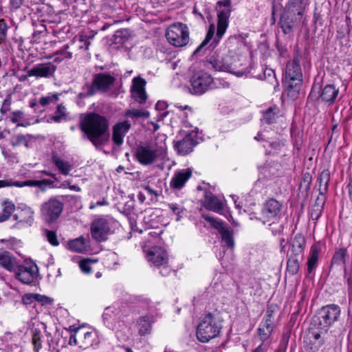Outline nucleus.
<instances>
[{"instance_id":"f257e3e1","label":"nucleus","mask_w":352,"mask_h":352,"mask_svg":"<svg viewBox=\"0 0 352 352\" xmlns=\"http://www.w3.org/2000/svg\"><path fill=\"white\" fill-rule=\"evenodd\" d=\"M109 126L108 118L95 112L86 113L79 122L82 138L90 141L96 148L104 146L109 142Z\"/></svg>"},{"instance_id":"f03ea898","label":"nucleus","mask_w":352,"mask_h":352,"mask_svg":"<svg viewBox=\"0 0 352 352\" xmlns=\"http://www.w3.org/2000/svg\"><path fill=\"white\" fill-rule=\"evenodd\" d=\"M217 30L216 36L214 37L215 27L214 24L209 26L206 36L201 43L194 51L193 55L202 56L206 51L215 48L224 35L228 26V19L231 12V1L221 0L217 4Z\"/></svg>"},{"instance_id":"7ed1b4c3","label":"nucleus","mask_w":352,"mask_h":352,"mask_svg":"<svg viewBox=\"0 0 352 352\" xmlns=\"http://www.w3.org/2000/svg\"><path fill=\"white\" fill-rule=\"evenodd\" d=\"M302 54L296 52L292 61L287 63L285 69V82L287 85V96L292 98H298L302 82V74L300 63Z\"/></svg>"},{"instance_id":"20e7f679","label":"nucleus","mask_w":352,"mask_h":352,"mask_svg":"<svg viewBox=\"0 0 352 352\" xmlns=\"http://www.w3.org/2000/svg\"><path fill=\"white\" fill-rule=\"evenodd\" d=\"M223 320L218 315L208 313L202 318L197 327V338L199 341L206 343L220 336L223 328Z\"/></svg>"},{"instance_id":"39448f33","label":"nucleus","mask_w":352,"mask_h":352,"mask_svg":"<svg viewBox=\"0 0 352 352\" xmlns=\"http://www.w3.org/2000/svg\"><path fill=\"white\" fill-rule=\"evenodd\" d=\"M341 314V309L336 304H329L322 306L313 317V324L319 325L328 331L329 328L338 320Z\"/></svg>"},{"instance_id":"423d86ee","label":"nucleus","mask_w":352,"mask_h":352,"mask_svg":"<svg viewBox=\"0 0 352 352\" xmlns=\"http://www.w3.org/2000/svg\"><path fill=\"white\" fill-rule=\"evenodd\" d=\"M328 331L313 324L306 331L303 338L304 347L307 352H316L324 344V336Z\"/></svg>"},{"instance_id":"0eeeda50","label":"nucleus","mask_w":352,"mask_h":352,"mask_svg":"<svg viewBox=\"0 0 352 352\" xmlns=\"http://www.w3.org/2000/svg\"><path fill=\"white\" fill-rule=\"evenodd\" d=\"M166 37L172 45L177 47H184L189 42L188 28L182 23H175L168 28Z\"/></svg>"},{"instance_id":"6e6552de","label":"nucleus","mask_w":352,"mask_h":352,"mask_svg":"<svg viewBox=\"0 0 352 352\" xmlns=\"http://www.w3.org/2000/svg\"><path fill=\"white\" fill-rule=\"evenodd\" d=\"M338 94L339 89L336 88L333 85H326L322 89L319 85H314L309 95V98L312 100L327 103L330 106L335 102Z\"/></svg>"},{"instance_id":"1a4fd4ad","label":"nucleus","mask_w":352,"mask_h":352,"mask_svg":"<svg viewBox=\"0 0 352 352\" xmlns=\"http://www.w3.org/2000/svg\"><path fill=\"white\" fill-rule=\"evenodd\" d=\"M208 63L215 71L226 72L236 74L238 76H242L243 73L235 71L233 58L228 55L221 54L216 51L208 59Z\"/></svg>"},{"instance_id":"9d476101","label":"nucleus","mask_w":352,"mask_h":352,"mask_svg":"<svg viewBox=\"0 0 352 352\" xmlns=\"http://www.w3.org/2000/svg\"><path fill=\"white\" fill-rule=\"evenodd\" d=\"M116 78L108 73H98L94 75L92 82L87 88V96H94L96 91L104 93L114 84Z\"/></svg>"},{"instance_id":"9b49d317","label":"nucleus","mask_w":352,"mask_h":352,"mask_svg":"<svg viewBox=\"0 0 352 352\" xmlns=\"http://www.w3.org/2000/svg\"><path fill=\"white\" fill-rule=\"evenodd\" d=\"M63 210V202L56 197H52L41 205V217L45 222L52 223L59 218Z\"/></svg>"},{"instance_id":"f8f14e48","label":"nucleus","mask_w":352,"mask_h":352,"mask_svg":"<svg viewBox=\"0 0 352 352\" xmlns=\"http://www.w3.org/2000/svg\"><path fill=\"white\" fill-rule=\"evenodd\" d=\"M190 82V92L194 95H201L211 88L213 78L206 72H199L192 75Z\"/></svg>"},{"instance_id":"ddd939ff","label":"nucleus","mask_w":352,"mask_h":352,"mask_svg":"<svg viewBox=\"0 0 352 352\" xmlns=\"http://www.w3.org/2000/svg\"><path fill=\"white\" fill-rule=\"evenodd\" d=\"M283 204L278 200L270 198L263 204L261 216L258 219L263 224H266L272 220L277 219L280 216Z\"/></svg>"},{"instance_id":"4468645a","label":"nucleus","mask_w":352,"mask_h":352,"mask_svg":"<svg viewBox=\"0 0 352 352\" xmlns=\"http://www.w3.org/2000/svg\"><path fill=\"white\" fill-rule=\"evenodd\" d=\"M111 222L104 218L95 219L91 225V234L97 241H104L111 232Z\"/></svg>"},{"instance_id":"2eb2a0df","label":"nucleus","mask_w":352,"mask_h":352,"mask_svg":"<svg viewBox=\"0 0 352 352\" xmlns=\"http://www.w3.org/2000/svg\"><path fill=\"white\" fill-rule=\"evenodd\" d=\"M38 267L34 263H26L25 265H17L15 272L16 278L24 284L33 283Z\"/></svg>"},{"instance_id":"dca6fc26","label":"nucleus","mask_w":352,"mask_h":352,"mask_svg":"<svg viewBox=\"0 0 352 352\" xmlns=\"http://www.w3.org/2000/svg\"><path fill=\"white\" fill-rule=\"evenodd\" d=\"M135 156L141 164L151 165L157 160V154L155 149L150 145L145 144L137 146Z\"/></svg>"},{"instance_id":"f3484780","label":"nucleus","mask_w":352,"mask_h":352,"mask_svg":"<svg viewBox=\"0 0 352 352\" xmlns=\"http://www.w3.org/2000/svg\"><path fill=\"white\" fill-rule=\"evenodd\" d=\"M301 20L302 19L300 17L283 11L278 25L284 34H289L300 25Z\"/></svg>"},{"instance_id":"a211bd4d","label":"nucleus","mask_w":352,"mask_h":352,"mask_svg":"<svg viewBox=\"0 0 352 352\" xmlns=\"http://www.w3.org/2000/svg\"><path fill=\"white\" fill-rule=\"evenodd\" d=\"M195 136L192 133H188L182 140H175L173 142V147L177 154L186 155L193 151V148L198 143L195 139Z\"/></svg>"},{"instance_id":"6ab92c4d","label":"nucleus","mask_w":352,"mask_h":352,"mask_svg":"<svg viewBox=\"0 0 352 352\" xmlns=\"http://www.w3.org/2000/svg\"><path fill=\"white\" fill-rule=\"evenodd\" d=\"M274 311L268 309L266 314L257 329L260 340L263 342L266 341L274 331L273 321Z\"/></svg>"},{"instance_id":"aec40b11","label":"nucleus","mask_w":352,"mask_h":352,"mask_svg":"<svg viewBox=\"0 0 352 352\" xmlns=\"http://www.w3.org/2000/svg\"><path fill=\"white\" fill-rule=\"evenodd\" d=\"M56 70V67L50 62L39 63L28 71V76L36 78H50L54 75Z\"/></svg>"},{"instance_id":"412c9836","label":"nucleus","mask_w":352,"mask_h":352,"mask_svg":"<svg viewBox=\"0 0 352 352\" xmlns=\"http://www.w3.org/2000/svg\"><path fill=\"white\" fill-rule=\"evenodd\" d=\"M309 0H288L283 11L302 19Z\"/></svg>"},{"instance_id":"4be33fe9","label":"nucleus","mask_w":352,"mask_h":352,"mask_svg":"<svg viewBox=\"0 0 352 352\" xmlns=\"http://www.w3.org/2000/svg\"><path fill=\"white\" fill-rule=\"evenodd\" d=\"M305 244L306 239L305 236L302 234H296L292 240L289 253L287 256L303 260Z\"/></svg>"},{"instance_id":"5701e85b","label":"nucleus","mask_w":352,"mask_h":352,"mask_svg":"<svg viewBox=\"0 0 352 352\" xmlns=\"http://www.w3.org/2000/svg\"><path fill=\"white\" fill-rule=\"evenodd\" d=\"M321 252L320 243H314L311 248L307 261V272L308 274H314L319 264V256Z\"/></svg>"},{"instance_id":"b1692460","label":"nucleus","mask_w":352,"mask_h":352,"mask_svg":"<svg viewBox=\"0 0 352 352\" xmlns=\"http://www.w3.org/2000/svg\"><path fill=\"white\" fill-rule=\"evenodd\" d=\"M131 126L128 120L118 122L113 126L112 140L116 146H120L123 144V138Z\"/></svg>"},{"instance_id":"393cba45","label":"nucleus","mask_w":352,"mask_h":352,"mask_svg":"<svg viewBox=\"0 0 352 352\" xmlns=\"http://www.w3.org/2000/svg\"><path fill=\"white\" fill-rule=\"evenodd\" d=\"M192 175V171L189 168L176 172L170 180V187L177 190L182 189Z\"/></svg>"},{"instance_id":"a878e982","label":"nucleus","mask_w":352,"mask_h":352,"mask_svg":"<svg viewBox=\"0 0 352 352\" xmlns=\"http://www.w3.org/2000/svg\"><path fill=\"white\" fill-rule=\"evenodd\" d=\"M52 181L46 179L43 180H27L24 182L16 181L12 184H10L5 180H0V188L9 186H14L20 188L24 186H37L43 190L45 186L47 185H52Z\"/></svg>"},{"instance_id":"bb28decb","label":"nucleus","mask_w":352,"mask_h":352,"mask_svg":"<svg viewBox=\"0 0 352 352\" xmlns=\"http://www.w3.org/2000/svg\"><path fill=\"white\" fill-rule=\"evenodd\" d=\"M204 198V206L206 209L215 212H219L223 210V205L222 201L211 192L206 191Z\"/></svg>"},{"instance_id":"cd10ccee","label":"nucleus","mask_w":352,"mask_h":352,"mask_svg":"<svg viewBox=\"0 0 352 352\" xmlns=\"http://www.w3.org/2000/svg\"><path fill=\"white\" fill-rule=\"evenodd\" d=\"M78 337L80 348L86 349L93 345L96 335L93 331H86L83 328H78Z\"/></svg>"},{"instance_id":"c85d7f7f","label":"nucleus","mask_w":352,"mask_h":352,"mask_svg":"<svg viewBox=\"0 0 352 352\" xmlns=\"http://www.w3.org/2000/svg\"><path fill=\"white\" fill-rule=\"evenodd\" d=\"M154 322L153 316L146 315L138 318L136 322L138 331L140 336H144L151 331L152 324Z\"/></svg>"},{"instance_id":"c756f323","label":"nucleus","mask_w":352,"mask_h":352,"mask_svg":"<svg viewBox=\"0 0 352 352\" xmlns=\"http://www.w3.org/2000/svg\"><path fill=\"white\" fill-rule=\"evenodd\" d=\"M148 261L155 267H160L162 265L168 263L167 253L160 248L151 251L148 254Z\"/></svg>"},{"instance_id":"7c9ffc66","label":"nucleus","mask_w":352,"mask_h":352,"mask_svg":"<svg viewBox=\"0 0 352 352\" xmlns=\"http://www.w3.org/2000/svg\"><path fill=\"white\" fill-rule=\"evenodd\" d=\"M17 260L9 252L5 251L0 253V266L9 272L16 271Z\"/></svg>"},{"instance_id":"2f4dec72","label":"nucleus","mask_w":352,"mask_h":352,"mask_svg":"<svg viewBox=\"0 0 352 352\" xmlns=\"http://www.w3.org/2000/svg\"><path fill=\"white\" fill-rule=\"evenodd\" d=\"M1 206L2 212H0V223L8 221L16 208L14 204L9 199L4 200Z\"/></svg>"},{"instance_id":"473e14b6","label":"nucleus","mask_w":352,"mask_h":352,"mask_svg":"<svg viewBox=\"0 0 352 352\" xmlns=\"http://www.w3.org/2000/svg\"><path fill=\"white\" fill-rule=\"evenodd\" d=\"M279 109L277 106L269 107L263 113L261 121L267 124L274 123L278 117Z\"/></svg>"},{"instance_id":"72a5a7b5","label":"nucleus","mask_w":352,"mask_h":352,"mask_svg":"<svg viewBox=\"0 0 352 352\" xmlns=\"http://www.w3.org/2000/svg\"><path fill=\"white\" fill-rule=\"evenodd\" d=\"M330 181V171L325 169L321 172L317 179L319 183L318 190L320 195H325L328 190L329 182Z\"/></svg>"},{"instance_id":"f704fd0d","label":"nucleus","mask_w":352,"mask_h":352,"mask_svg":"<svg viewBox=\"0 0 352 352\" xmlns=\"http://www.w3.org/2000/svg\"><path fill=\"white\" fill-rule=\"evenodd\" d=\"M68 245L70 250L76 252L82 253L87 250L86 241L83 236L69 241Z\"/></svg>"},{"instance_id":"c9c22d12","label":"nucleus","mask_w":352,"mask_h":352,"mask_svg":"<svg viewBox=\"0 0 352 352\" xmlns=\"http://www.w3.org/2000/svg\"><path fill=\"white\" fill-rule=\"evenodd\" d=\"M302 261L298 258L287 256L286 272L291 276L296 275L300 270Z\"/></svg>"},{"instance_id":"e433bc0d","label":"nucleus","mask_w":352,"mask_h":352,"mask_svg":"<svg viewBox=\"0 0 352 352\" xmlns=\"http://www.w3.org/2000/svg\"><path fill=\"white\" fill-rule=\"evenodd\" d=\"M52 161L63 175H69L72 170V166L69 162L62 160L56 155H52Z\"/></svg>"},{"instance_id":"4c0bfd02","label":"nucleus","mask_w":352,"mask_h":352,"mask_svg":"<svg viewBox=\"0 0 352 352\" xmlns=\"http://www.w3.org/2000/svg\"><path fill=\"white\" fill-rule=\"evenodd\" d=\"M311 182L312 175L311 173L309 172L304 173L302 175L299 184V190L307 195L310 190Z\"/></svg>"},{"instance_id":"58836bf2","label":"nucleus","mask_w":352,"mask_h":352,"mask_svg":"<svg viewBox=\"0 0 352 352\" xmlns=\"http://www.w3.org/2000/svg\"><path fill=\"white\" fill-rule=\"evenodd\" d=\"M346 250L345 248H340L336 250L333 256L331 262V267L333 265H341L346 263Z\"/></svg>"},{"instance_id":"ea45409f","label":"nucleus","mask_w":352,"mask_h":352,"mask_svg":"<svg viewBox=\"0 0 352 352\" xmlns=\"http://www.w3.org/2000/svg\"><path fill=\"white\" fill-rule=\"evenodd\" d=\"M201 216L203 219L210 223L212 228L217 230L219 233L227 228L225 222L221 220H219L206 214H202Z\"/></svg>"},{"instance_id":"a19ab883","label":"nucleus","mask_w":352,"mask_h":352,"mask_svg":"<svg viewBox=\"0 0 352 352\" xmlns=\"http://www.w3.org/2000/svg\"><path fill=\"white\" fill-rule=\"evenodd\" d=\"M20 214L22 217L21 223L31 226L34 222V211L28 206H25L21 209Z\"/></svg>"},{"instance_id":"79ce46f5","label":"nucleus","mask_w":352,"mask_h":352,"mask_svg":"<svg viewBox=\"0 0 352 352\" xmlns=\"http://www.w3.org/2000/svg\"><path fill=\"white\" fill-rule=\"evenodd\" d=\"M67 109L64 105L60 104L57 106L55 115L50 117V120L59 123L67 119Z\"/></svg>"},{"instance_id":"37998d69","label":"nucleus","mask_w":352,"mask_h":352,"mask_svg":"<svg viewBox=\"0 0 352 352\" xmlns=\"http://www.w3.org/2000/svg\"><path fill=\"white\" fill-rule=\"evenodd\" d=\"M131 36V32L128 29H121L117 30L114 35V41L116 43H124Z\"/></svg>"},{"instance_id":"c03bdc74","label":"nucleus","mask_w":352,"mask_h":352,"mask_svg":"<svg viewBox=\"0 0 352 352\" xmlns=\"http://www.w3.org/2000/svg\"><path fill=\"white\" fill-rule=\"evenodd\" d=\"M219 234H221L223 241L225 242L228 248H233L234 246V241L232 231L227 228Z\"/></svg>"},{"instance_id":"a18cd8bd","label":"nucleus","mask_w":352,"mask_h":352,"mask_svg":"<svg viewBox=\"0 0 352 352\" xmlns=\"http://www.w3.org/2000/svg\"><path fill=\"white\" fill-rule=\"evenodd\" d=\"M42 336L40 329L35 328L32 330V342L36 352H38L42 348Z\"/></svg>"},{"instance_id":"49530a36","label":"nucleus","mask_w":352,"mask_h":352,"mask_svg":"<svg viewBox=\"0 0 352 352\" xmlns=\"http://www.w3.org/2000/svg\"><path fill=\"white\" fill-rule=\"evenodd\" d=\"M168 207L171 210V212L177 216L176 221H180L182 218L183 214L185 212L184 206L180 204L170 203L168 204Z\"/></svg>"},{"instance_id":"de8ad7c7","label":"nucleus","mask_w":352,"mask_h":352,"mask_svg":"<svg viewBox=\"0 0 352 352\" xmlns=\"http://www.w3.org/2000/svg\"><path fill=\"white\" fill-rule=\"evenodd\" d=\"M262 70L263 71V76H258V79H260V80H263V79L268 80L270 81V82L272 83V84H274L275 82L276 83L275 87L278 85V83L277 79L276 78V75H275L274 71L273 69H268V68H265V69L262 68Z\"/></svg>"},{"instance_id":"09e8293b","label":"nucleus","mask_w":352,"mask_h":352,"mask_svg":"<svg viewBox=\"0 0 352 352\" xmlns=\"http://www.w3.org/2000/svg\"><path fill=\"white\" fill-rule=\"evenodd\" d=\"M59 98L58 94H50L46 96L41 97L38 102L42 107H46L51 103H56Z\"/></svg>"},{"instance_id":"8fccbe9b","label":"nucleus","mask_w":352,"mask_h":352,"mask_svg":"<svg viewBox=\"0 0 352 352\" xmlns=\"http://www.w3.org/2000/svg\"><path fill=\"white\" fill-rule=\"evenodd\" d=\"M125 116L129 118H148L149 117V112L148 111L145 110H141V109H131L128 110Z\"/></svg>"},{"instance_id":"3c124183","label":"nucleus","mask_w":352,"mask_h":352,"mask_svg":"<svg viewBox=\"0 0 352 352\" xmlns=\"http://www.w3.org/2000/svg\"><path fill=\"white\" fill-rule=\"evenodd\" d=\"M132 96L135 99V101L138 102L140 104H144L146 99L147 95L146 93V90L144 89H137L131 91Z\"/></svg>"},{"instance_id":"603ef678","label":"nucleus","mask_w":352,"mask_h":352,"mask_svg":"<svg viewBox=\"0 0 352 352\" xmlns=\"http://www.w3.org/2000/svg\"><path fill=\"white\" fill-rule=\"evenodd\" d=\"M12 103V93H9L6 96V98L2 102L0 112L5 114L10 110V104Z\"/></svg>"},{"instance_id":"864d4df0","label":"nucleus","mask_w":352,"mask_h":352,"mask_svg":"<svg viewBox=\"0 0 352 352\" xmlns=\"http://www.w3.org/2000/svg\"><path fill=\"white\" fill-rule=\"evenodd\" d=\"M146 80L138 76L135 77L133 79V85L131 87V91L137 90V89H144L146 86Z\"/></svg>"},{"instance_id":"5fc2aeb1","label":"nucleus","mask_w":352,"mask_h":352,"mask_svg":"<svg viewBox=\"0 0 352 352\" xmlns=\"http://www.w3.org/2000/svg\"><path fill=\"white\" fill-rule=\"evenodd\" d=\"M11 144L13 146H17L23 144H24L26 147L28 146V141L22 134L13 137L11 140Z\"/></svg>"},{"instance_id":"6e6d98bb","label":"nucleus","mask_w":352,"mask_h":352,"mask_svg":"<svg viewBox=\"0 0 352 352\" xmlns=\"http://www.w3.org/2000/svg\"><path fill=\"white\" fill-rule=\"evenodd\" d=\"M45 232L47 239L51 245L54 246H57L59 245V241L57 239L56 232L48 230H45Z\"/></svg>"},{"instance_id":"4d7b16f0","label":"nucleus","mask_w":352,"mask_h":352,"mask_svg":"<svg viewBox=\"0 0 352 352\" xmlns=\"http://www.w3.org/2000/svg\"><path fill=\"white\" fill-rule=\"evenodd\" d=\"M289 338H290V332H289V331L285 332L283 334L282 338L280 341V343H279V345L278 347H280V348L287 350Z\"/></svg>"},{"instance_id":"13d9d810","label":"nucleus","mask_w":352,"mask_h":352,"mask_svg":"<svg viewBox=\"0 0 352 352\" xmlns=\"http://www.w3.org/2000/svg\"><path fill=\"white\" fill-rule=\"evenodd\" d=\"M8 25L4 19H0V41H4L6 37Z\"/></svg>"},{"instance_id":"bf43d9fd","label":"nucleus","mask_w":352,"mask_h":352,"mask_svg":"<svg viewBox=\"0 0 352 352\" xmlns=\"http://www.w3.org/2000/svg\"><path fill=\"white\" fill-rule=\"evenodd\" d=\"M79 266L82 272L86 274H89L91 271V267L90 265V260H82L79 263Z\"/></svg>"},{"instance_id":"052dcab7","label":"nucleus","mask_w":352,"mask_h":352,"mask_svg":"<svg viewBox=\"0 0 352 352\" xmlns=\"http://www.w3.org/2000/svg\"><path fill=\"white\" fill-rule=\"evenodd\" d=\"M322 210V208L313 206L310 212L311 218L314 221H317L321 216Z\"/></svg>"},{"instance_id":"680f3d73","label":"nucleus","mask_w":352,"mask_h":352,"mask_svg":"<svg viewBox=\"0 0 352 352\" xmlns=\"http://www.w3.org/2000/svg\"><path fill=\"white\" fill-rule=\"evenodd\" d=\"M68 48H69L68 45H64L63 48L58 50V52H56L55 55H60V56L64 57V59L65 58H71L72 56V53L67 51V50Z\"/></svg>"},{"instance_id":"e2e57ef3","label":"nucleus","mask_w":352,"mask_h":352,"mask_svg":"<svg viewBox=\"0 0 352 352\" xmlns=\"http://www.w3.org/2000/svg\"><path fill=\"white\" fill-rule=\"evenodd\" d=\"M325 201H326L325 195H320L319 193L318 196L317 197V198L315 201V204L313 206H314L315 207H318V208L323 209L324 204H325Z\"/></svg>"},{"instance_id":"0e129e2a","label":"nucleus","mask_w":352,"mask_h":352,"mask_svg":"<svg viewBox=\"0 0 352 352\" xmlns=\"http://www.w3.org/2000/svg\"><path fill=\"white\" fill-rule=\"evenodd\" d=\"M69 344L70 345H78L80 347V342L78 337V328L70 335Z\"/></svg>"},{"instance_id":"69168bd1","label":"nucleus","mask_w":352,"mask_h":352,"mask_svg":"<svg viewBox=\"0 0 352 352\" xmlns=\"http://www.w3.org/2000/svg\"><path fill=\"white\" fill-rule=\"evenodd\" d=\"M34 300H36L35 294H25L22 298V301L25 305H30Z\"/></svg>"},{"instance_id":"338daca9","label":"nucleus","mask_w":352,"mask_h":352,"mask_svg":"<svg viewBox=\"0 0 352 352\" xmlns=\"http://www.w3.org/2000/svg\"><path fill=\"white\" fill-rule=\"evenodd\" d=\"M23 115V113L21 111H14L10 118V120L13 123H17L19 122V119L21 118Z\"/></svg>"},{"instance_id":"774afa93","label":"nucleus","mask_w":352,"mask_h":352,"mask_svg":"<svg viewBox=\"0 0 352 352\" xmlns=\"http://www.w3.org/2000/svg\"><path fill=\"white\" fill-rule=\"evenodd\" d=\"M160 269V273L163 276H166L170 274L171 272L170 267L168 265V263L162 265L160 267H158Z\"/></svg>"}]
</instances>
